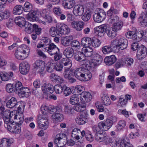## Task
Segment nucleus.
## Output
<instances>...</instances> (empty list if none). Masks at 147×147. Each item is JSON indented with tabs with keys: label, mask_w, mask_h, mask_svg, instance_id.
<instances>
[{
	"label": "nucleus",
	"mask_w": 147,
	"mask_h": 147,
	"mask_svg": "<svg viewBox=\"0 0 147 147\" xmlns=\"http://www.w3.org/2000/svg\"><path fill=\"white\" fill-rule=\"evenodd\" d=\"M74 57L76 60L79 61L80 62L84 58H85L82 53L79 52L75 55Z\"/></svg>",
	"instance_id": "obj_55"
},
{
	"label": "nucleus",
	"mask_w": 147,
	"mask_h": 147,
	"mask_svg": "<svg viewBox=\"0 0 147 147\" xmlns=\"http://www.w3.org/2000/svg\"><path fill=\"white\" fill-rule=\"evenodd\" d=\"M92 42L91 44V47H94V48L98 47L100 45V42L98 38H95L92 39Z\"/></svg>",
	"instance_id": "obj_56"
},
{
	"label": "nucleus",
	"mask_w": 147,
	"mask_h": 147,
	"mask_svg": "<svg viewBox=\"0 0 147 147\" xmlns=\"http://www.w3.org/2000/svg\"><path fill=\"white\" fill-rule=\"evenodd\" d=\"M82 53L86 57H90L93 54V51L92 47H83L82 50Z\"/></svg>",
	"instance_id": "obj_26"
},
{
	"label": "nucleus",
	"mask_w": 147,
	"mask_h": 147,
	"mask_svg": "<svg viewBox=\"0 0 147 147\" xmlns=\"http://www.w3.org/2000/svg\"><path fill=\"white\" fill-rule=\"evenodd\" d=\"M52 119L53 120L55 119L56 121H61L63 119V115L59 113H57L53 114L52 115Z\"/></svg>",
	"instance_id": "obj_52"
},
{
	"label": "nucleus",
	"mask_w": 147,
	"mask_h": 147,
	"mask_svg": "<svg viewBox=\"0 0 147 147\" xmlns=\"http://www.w3.org/2000/svg\"><path fill=\"white\" fill-rule=\"evenodd\" d=\"M32 5L28 2H26L24 4L23 10L25 12H29L27 16L28 20L30 21H38V11L37 10H33L30 11Z\"/></svg>",
	"instance_id": "obj_1"
},
{
	"label": "nucleus",
	"mask_w": 147,
	"mask_h": 147,
	"mask_svg": "<svg viewBox=\"0 0 147 147\" xmlns=\"http://www.w3.org/2000/svg\"><path fill=\"white\" fill-rule=\"evenodd\" d=\"M84 11L83 6L82 5H75L74 8V14L76 16H81L83 14Z\"/></svg>",
	"instance_id": "obj_18"
},
{
	"label": "nucleus",
	"mask_w": 147,
	"mask_h": 147,
	"mask_svg": "<svg viewBox=\"0 0 147 147\" xmlns=\"http://www.w3.org/2000/svg\"><path fill=\"white\" fill-rule=\"evenodd\" d=\"M74 16L71 13L67 12L66 15V19L67 22L68 23H71L73 21Z\"/></svg>",
	"instance_id": "obj_64"
},
{
	"label": "nucleus",
	"mask_w": 147,
	"mask_h": 147,
	"mask_svg": "<svg viewBox=\"0 0 147 147\" xmlns=\"http://www.w3.org/2000/svg\"><path fill=\"white\" fill-rule=\"evenodd\" d=\"M0 74L2 81H8L13 75V72L11 71H10L9 73L1 72L0 73Z\"/></svg>",
	"instance_id": "obj_30"
},
{
	"label": "nucleus",
	"mask_w": 147,
	"mask_h": 147,
	"mask_svg": "<svg viewBox=\"0 0 147 147\" xmlns=\"http://www.w3.org/2000/svg\"><path fill=\"white\" fill-rule=\"evenodd\" d=\"M65 58H71L73 56L74 51L73 49L70 47L67 48L65 50Z\"/></svg>",
	"instance_id": "obj_47"
},
{
	"label": "nucleus",
	"mask_w": 147,
	"mask_h": 147,
	"mask_svg": "<svg viewBox=\"0 0 147 147\" xmlns=\"http://www.w3.org/2000/svg\"><path fill=\"white\" fill-rule=\"evenodd\" d=\"M116 61V58L114 55L106 57L104 59V62L106 65H111L114 64Z\"/></svg>",
	"instance_id": "obj_24"
},
{
	"label": "nucleus",
	"mask_w": 147,
	"mask_h": 147,
	"mask_svg": "<svg viewBox=\"0 0 147 147\" xmlns=\"http://www.w3.org/2000/svg\"><path fill=\"white\" fill-rule=\"evenodd\" d=\"M85 24L82 21H74L71 23L72 27L78 31H80L84 28Z\"/></svg>",
	"instance_id": "obj_16"
},
{
	"label": "nucleus",
	"mask_w": 147,
	"mask_h": 147,
	"mask_svg": "<svg viewBox=\"0 0 147 147\" xmlns=\"http://www.w3.org/2000/svg\"><path fill=\"white\" fill-rule=\"evenodd\" d=\"M87 121V119L85 116L81 115L79 117L77 118L76 120L77 123L79 125L84 124Z\"/></svg>",
	"instance_id": "obj_43"
},
{
	"label": "nucleus",
	"mask_w": 147,
	"mask_h": 147,
	"mask_svg": "<svg viewBox=\"0 0 147 147\" xmlns=\"http://www.w3.org/2000/svg\"><path fill=\"white\" fill-rule=\"evenodd\" d=\"M37 123L39 127L41 129L45 130L48 127L49 123L46 117H39L37 120Z\"/></svg>",
	"instance_id": "obj_11"
},
{
	"label": "nucleus",
	"mask_w": 147,
	"mask_h": 147,
	"mask_svg": "<svg viewBox=\"0 0 147 147\" xmlns=\"http://www.w3.org/2000/svg\"><path fill=\"white\" fill-rule=\"evenodd\" d=\"M84 89L83 87L81 86H76L74 90V94L77 96L80 95V96H81L82 94V92H84L83 91Z\"/></svg>",
	"instance_id": "obj_46"
},
{
	"label": "nucleus",
	"mask_w": 147,
	"mask_h": 147,
	"mask_svg": "<svg viewBox=\"0 0 147 147\" xmlns=\"http://www.w3.org/2000/svg\"><path fill=\"white\" fill-rule=\"evenodd\" d=\"M127 122L124 120L119 121L115 126V131L117 132L123 131L126 126Z\"/></svg>",
	"instance_id": "obj_20"
},
{
	"label": "nucleus",
	"mask_w": 147,
	"mask_h": 147,
	"mask_svg": "<svg viewBox=\"0 0 147 147\" xmlns=\"http://www.w3.org/2000/svg\"><path fill=\"white\" fill-rule=\"evenodd\" d=\"M34 24L32 25L28 22H26L24 26L25 31L28 33H32L34 30Z\"/></svg>",
	"instance_id": "obj_31"
},
{
	"label": "nucleus",
	"mask_w": 147,
	"mask_h": 147,
	"mask_svg": "<svg viewBox=\"0 0 147 147\" xmlns=\"http://www.w3.org/2000/svg\"><path fill=\"white\" fill-rule=\"evenodd\" d=\"M107 28V25L102 24L95 27L94 29V32L98 37H102L104 36Z\"/></svg>",
	"instance_id": "obj_8"
},
{
	"label": "nucleus",
	"mask_w": 147,
	"mask_h": 147,
	"mask_svg": "<svg viewBox=\"0 0 147 147\" xmlns=\"http://www.w3.org/2000/svg\"><path fill=\"white\" fill-rule=\"evenodd\" d=\"M103 104L105 106H108L111 105V101L108 96L106 94H103L101 97Z\"/></svg>",
	"instance_id": "obj_36"
},
{
	"label": "nucleus",
	"mask_w": 147,
	"mask_h": 147,
	"mask_svg": "<svg viewBox=\"0 0 147 147\" xmlns=\"http://www.w3.org/2000/svg\"><path fill=\"white\" fill-rule=\"evenodd\" d=\"M100 123L104 128L105 127V130L107 131L111 127L113 123L112 121L109 119H107L104 122H101Z\"/></svg>",
	"instance_id": "obj_32"
},
{
	"label": "nucleus",
	"mask_w": 147,
	"mask_h": 147,
	"mask_svg": "<svg viewBox=\"0 0 147 147\" xmlns=\"http://www.w3.org/2000/svg\"><path fill=\"white\" fill-rule=\"evenodd\" d=\"M75 4L74 0H66L65 1V7L68 9L72 8Z\"/></svg>",
	"instance_id": "obj_49"
},
{
	"label": "nucleus",
	"mask_w": 147,
	"mask_h": 147,
	"mask_svg": "<svg viewBox=\"0 0 147 147\" xmlns=\"http://www.w3.org/2000/svg\"><path fill=\"white\" fill-rule=\"evenodd\" d=\"M55 64L51 62H49L46 65V69L49 72L51 73L54 70Z\"/></svg>",
	"instance_id": "obj_41"
},
{
	"label": "nucleus",
	"mask_w": 147,
	"mask_h": 147,
	"mask_svg": "<svg viewBox=\"0 0 147 147\" xmlns=\"http://www.w3.org/2000/svg\"><path fill=\"white\" fill-rule=\"evenodd\" d=\"M12 143L11 139L3 138L0 142V147H9Z\"/></svg>",
	"instance_id": "obj_25"
},
{
	"label": "nucleus",
	"mask_w": 147,
	"mask_h": 147,
	"mask_svg": "<svg viewBox=\"0 0 147 147\" xmlns=\"http://www.w3.org/2000/svg\"><path fill=\"white\" fill-rule=\"evenodd\" d=\"M103 128L104 127L100 122L98 123L97 126H94L93 129L96 133H100L102 132L101 130H103Z\"/></svg>",
	"instance_id": "obj_54"
},
{
	"label": "nucleus",
	"mask_w": 147,
	"mask_h": 147,
	"mask_svg": "<svg viewBox=\"0 0 147 147\" xmlns=\"http://www.w3.org/2000/svg\"><path fill=\"white\" fill-rule=\"evenodd\" d=\"M86 68L82 67L77 68L75 71L68 70V74L69 75L73 74L74 76L78 79L80 80L81 79L80 78Z\"/></svg>",
	"instance_id": "obj_9"
},
{
	"label": "nucleus",
	"mask_w": 147,
	"mask_h": 147,
	"mask_svg": "<svg viewBox=\"0 0 147 147\" xmlns=\"http://www.w3.org/2000/svg\"><path fill=\"white\" fill-rule=\"evenodd\" d=\"M113 47L109 45H106L103 47L102 49V51L104 54H107L113 51Z\"/></svg>",
	"instance_id": "obj_42"
},
{
	"label": "nucleus",
	"mask_w": 147,
	"mask_h": 147,
	"mask_svg": "<svg viewBox=\"0 0 147 147\" xmlns=\"http://www.w3.org/2000/svg\"><path fill=\"white\" fill-rule=\"evenodd\" d=\"M106 12L102 9L96 11L93 16L94 21L97 23H100L104 20L106 17Z\"/></svg>",
	"instance_id": "obj_6"
},
{
	"label": "nucleus",
	"mask_w": 147,
	"mask_h": 147,
	"mask_svg": "<svg viewBox=\"0 0 147 147\" xmlns=\"http://www.w3.org/2000/svg\"><path fill=\"white\" fill-rule=\"evenodd\" d=\"M138 21L141 26L143 27L147 26V19H143L142 16H140L138 18Z\"/></svg>",
	"instance_id": "obj_53"
},
{
	"label": "nucleus",
	"mask_w": 147,
	"mask_h": 147,
	"mask_svg": "<svg viewBox=\"0 0 147 147\" xmlns=\"http://www.w3.org/2000/svg\"><path fill=\"white\" fill-rule=\"evenodd\" d=\"M92 77V74L90 71L88 69H85L84 73L83 74L81 79L80 80L81 81H88L90 80Z\"/></svg>",
	"instance_id": "obj_21"
},
{
	"label": "nucleus",
	"mask_w": 147,
	"mask_h": 147,
	"mask_svg": "<svg viewBox=\"0 0 147 147\" xmlns=\"http://www.w3.org/2000/svg\"><path fill=\"white\" fill-rule=\"evenodd\" d=\"M90 61V67L94 68L98 66L101 63L102 61L98 60L97 59H92Z\"/></svg>",
	"instance_id": "obj_38"
},
{
	"label": "nucleus",
	"mask_w": 147,
	"mask_h": 147,
	"mask_svg": "<svg viewBox=\"0 0 147 147\" xmlns=\"http://www.w3.org/2000/svg\"><path fill=\"white\" fill-rule=\"evenodd\" d=\"M29 64L27 62H22L19 65V70L22 74L25 75L27 74L29 71Z\"/></svg>",
	"instance_id": "obj_15"
},
{
	"label": "nucleus",
	"mask_w": 147,
	"mask_h": 147,
	"mask_svg": "<svg viewBox=\"0 0 147 147\" xmlns=\"http://www.w3.org/2000/svg\"><path fill=\"white\" fill-rule=\"evenodd\" d=\"M123 24V22L122 21H119L117 23H115L113 25L112 28L117 32V31L121 29Z\"/></svg>",
	"instance_id": "obj_44"
},
{
	"label": "nucleus",
	"mask_w": 147,
	"mask_h": 147,
	"mask_svg": "<svg viewBox=\"0 0 147 147\" xmlns=\"http://www.w3.org/2000/svg\"><path fill=\"white\" fill-rule=\"evenodd\" d=\"M1 108L2 110H3V117H7L12 116H13V118L14 119H17L18 121H17V123L19 125H20L22 123L24 120L22 114H21L20 115V117L18 115H13V112L11 113L9 110H5L4 106H1Z\"/></svg>",
	"instance_id": "obj_5"
},
{
	"label": "nucleus",
	"mask_w": 147,
	"mask_h": 147,
	"mask_svg": "<svg viewBox=\"0 0 147 147\" xmlns=\"http://www.w3.org/2000/svg\"><path fill=\"white\" fill-rule=\"evenodd\" d=\"M86 104L84 103L82 104L79 103L74 107V109L78 112H82L85 109Z\"/></svg>",
	"instance_id": "obj_37"
},
{
	"label": "nucleus",
	"mask_w": 147,
	"mask_h": 147,
	"mask_svg": "<svg viewBox=\"0 0 147 147\" xmlns=\"http://www.w3.org/2000/svg\"><path fill=\"white\" fill-rule=\"evenodd\" d=\"M29 52V47L25 45H22L16 50L15 57L18 60H23L28 55Z\"/></svg>",
	"instance_id": "obj_2"
},
{
	"label": "nucleus",
	"mask_w": 147,
	"mask_h": 147,
	"mask_svg": "<svg viewBox=\"0 0 147 147\" xmlns=\"http://www.w3.org/2000/svg\"><path fill=\"white\" fill-rule=\"evenodd\" d=\"M14 122L8 125V127H5L10 132L16 134L20 133V129L18 126L17 127L16 125L14 124Z\"/></svg>",
	"instance_id": "obj_17"
},
{
	"label": "nucleus",
	"mask_w": 147,
	"mask_h": 147,
	"mask_svg": "<svg viewBox=\"0 0 147 147\" xmlns=\"http://www.w3.org/2000/svg\"><path fill=\"white\" fill-rule=\"evenodd\" d=\"M137 50V57L139 60H141L146 55V48L143 45H141L139 47Z\"/></svg>",
	"instance_id": "obj_12"
},
{
	"label": "nucleus",
	"mask_w": 147,
	"mask_h": 147,
	"mask_svg": "<svg viewBox=\"0 0 147 147\" xmlns=\"http://www.w3.org/2000/svg\"><path fill=\"white\" fill-rule=\"evenodd\" d=\"M128 41L125 38H121L119 40H113L112 42L111 45L113 49L116 50L117 49L123 50L126 49L127 46Z\"/></svg>",
	"instance_id": "obj_4"
},
{
	"label": "nucleus",
	"mask_w": 147,
	"mask_h": 147,
	"mask_svg": "<svg viewBox=\"0 0 147 147\" xmlns=\"http://www.w3.org/2000/svg\"><path fill=\"white\" fill-rule=\"evenodd\" d=\"M73 37L71 36L65 37V46H68L71 44Z\"/></svg>",
	"instance_id": "obj_59"
},
{
	"label": "nucleus",
	"mask_w": 147,
	"mask_h": 147,
	"mask_svg": "<svg viewBox=\"0 0 147 147\" xmlns=\"http://www.w3.org/2000/svg\"><path fill=\"white\" fill-rule=\"evenodd\" d=\"M13 116H9L7 117H3V119L4 122V127H8V125L12 123L13 122Z\"/></svg>",
	"instance_id": "obj_48"
},
{
	"label": "nucleus",
	"mask_w": 147,
	"mask_h": 147,
	"mask_svg": "<svg viewBox=\"0 0 147 147\" xmlns=\"http://www.w3.org/2000/svg\"><path fill=\"white\" fill-rule=\"evenodd\" d=\"M80 132V129L75 128L73 129L71 131V137L72 139L75 140H78L80 138L79 136V134Z\"/></svg>",
	"instance_id": "obj_33"
},
{
	"label": "nucleus",
	"mask_w": 147,
	"mask_h": 147,
	"mask_svg": "<svg viewBox=\"0 0 147 147\" xmlns=\"http://www.w3.org/2000/svg\"><path fill=\"white\" fill-rule=\"evenodd\" d=\"M79 101V98L77 95L74 94L71 96L69 100L70 103L72 105L77 104Z\"/></svg>",
	"instance_id": "obj_45"
},
{
	"label": "nucleus",
	"mask_w": 147,
	"mask_h": 147,
	"mask_svg": "<svg viewBox=\"0 0 147 147\" xmlns=\"http://www.w3.org/2000/svg\"><path fill=\"white\" fill-rule=\"evenodd\" d=\"M63 86L60 85H56L54 87V90L56 93H61L63 91Z\"/></svg>",
	"instance_id": "obj_62"
},
{
	"label": "nucleus",
	"mask_w": 147,
	"mask_h": 147,
	"mask_svg": "<svg viewBox=\"0 0 147 147\" xmlns=\"http://www.w3.org/2000/svg\"><path fill=\"white\" fill-rule=\"evenodd\" d=\"M95 138L97 142H104L105 143H110L111 141V138L103 132L96 133Z\"/></svg>",
	"instance_id": "obj_7"
},
{
	"label": "nucleus",
	"mask_w": 147,
	"mask_h": 147,
	"mask_svg": "<svg viewBox=\"0 0 147 147\" xmlns=\"http://www.w3.org/2000/svg\"><path fill=\"white\" fill-rule=\"evenodd\" d=\"M119 17L116 15L112 16L109 18L108 20L109 23L112 24L113 25L115 23H117L119 21Z\"/></svg>",
	"instance_id": "obj_50"
},
{
	"label": "nucleus",
	"mask_w": 147,
	"mask_h": 147,
	"mask_svg": "<svg viewBox=\"0 0 147 147\" xmlns=\"http://www.w3.org/2000/svg\"><path fill=\"white\" fill-rule=\"evenodd\" d=\"M122 59V63L126 66H131L133 64L134 60L130 57H125Z\"/></svg>",
	"instance_id": "obj_39"
},
{
	"label": "nucleus",
	"mask_w": 147,
	"mask_h": 147,
	"mask_svg": "<svg viewBox=\"0 0 147 147\" xmlns=\"http://www.w3.org/2000/svg\"><path fill=\"white\" fill-rule=\"evenodd\" d=\"M23 11V7L21 5H17L14 7L13 12L15 15H19L22 13Z\"/></svg>",
	"instance_id": "obj_34"
},
{
	"label": "nucleus",
	"mask_w": 147,
	"mask_h": 147,
	"mask_svg": "<svg viewBox=\"0 0 147 147\" xmlns=\"http://www.w3.org/2000/svg\"><path fill=\"white\" fill-rule=\"evenodd\" d=\"M41 88L43 93L46 94H50L54 92V87L50 84L45 83L42 86Z\"/></svg>",
	"instance_id": "obj_13"
},
{
	"label": "nucleus",
	"mask_w": 147,
	"mask_h": 147,
	"mask_svg": "<svg viewBox=\"0 0 147 147\" xmlns=\"http://www.w3.org/2000/svg\"><path fill=\"white\" fill-rule=\"evenodd\" d=\"M33 65L34 68L38 72L40 73L44 69L45 63L42 60L36 61Z\"/></svg>",
	"instance_id": "obj_14"
},
{
	"label": "nucleus",
	"mask_w": 147,
	"mask_h": 147,
	"mask_svg": "<svg viewBox=\"0 0 147 147\" xmlns=\"http://www.w3.org/2000/svg\"><path fill=\"white\" fill-rule=\"evenodd\" d=\"M6 91L9 93L15 92L14 85L13 84H9L6 85Z\"/></svg>",
	"instance_id": "obj_58"
},
{
	"label": "nucleus",
	"mask_w": 147,
	"mask_h": 147,
	"mask_svg": "<svg viewBox=\"0 0 147 147\" xmlns=\"http://www.w3.org/2000/svg\"><path fill=\"white\" fill-rule=\"evenodd\" d=\"M45 52H47L51 55H52L59 52V49L53 43L51 44L43 50Z\"/></svg>",
	"instance_id": "obj_10"
},
{
	"label": "nucleus",
	"mask_w": 147,
	"mask_h": 147,
	"mask_svg": "<svg viewBox=\"0 0 147 147\" xmlns=\"http://www.w3.org/2000/svg\"><path fill=\"white\" fill-rule=\"evenodd\" d=\"M80 98L82 102H89L92 99V97L91 94L89 92H84L82 94V96H80Z\"/></svg>",
	"instance_id": "obj_19"
},
{
	"label": "nucleus",
	"mask_w": 147,
	"mask_h": 147,
	"mask_svg": "<svg viewBox=\"0 0 147 147\" xmlns=\"http://www.w3.org/2000/svg\"><path fill=\"white\" fill-rule=\"evenodd\" d=\"M117 113L119 115H124L126 117H128L129 115L131 113L130 112L128 111H126V109H119L118 110Z\"/></svg>",
	"instance_id": "obj_61"
},
{
	"label": "nucleus",
	"mask_w": 147,
	"mask_h": 147,
	"mask_svg": "<svg viewBox=\"0 0 147 147\" xmlns=\"http://www.w3.org/2000/svg\"><path fill=\"white\" fill-rule=\"evenodd\" d=\"M71 66L72 62L70 58H65V76L68 73V70H69Z\"/></svg>",
	"instance_id": "obj_35"
},
{
	"label": "nucleus",
	"mask_w": 147,
	"mask_h": 147,
	"mask_svg": "<svg viewBox=\"0 0 147 147\" xmlns=\"http://www.w3.org/2000/svg\"><path fill=\"white\" fill-rule=\"evenodd\" d=\"M106 31L107 35L111 38L115 37L117 35L116 32L112 28H111L107 27Z\"/></svg>",
	"instance_id": "obj_40"
},
{
	"label": "nucleus",
	"mask_w": 147,
	"mask_h": 147,
	"mask_svg": "<svg viewBox=\"0 0 147 147\" xmlns=\"http://www.w3.org/2000/svg\"><path fill=\"white\" fill-rule=\"evenodd\" d=\"M91 16L90 13L89 12H86L82 16V19L84 21L86 22L90 18Z\"/></svg>",
	"instance_id": "obj_60"
},
{
	"label": "nucleus",
	"mask_w": 147,
	"mask_h": 147,
	"mask_svg": "<svg viewBox=\"0 0 147 147\" xmlns=\"http://www.w3.org/2000/svg\"><path fill=\"white\" fill-rule=\"evenodd\" d=\"M50 77L51 80L55 83H62L64 81L63 79L54 73L51 74Z\"/></svg>",
	"instance_id": "obj_29"
},
{
	"label": "nucleus",
	"mask_w": 147,
	"mask_h": 147,
	"mask_svg": "<svg viewBox=\"0 0 147 147\" xmlns=\"http://www.w3.org/2000/svg\"><path fill=\"white\" fill-rule=\"evenodd\" d=\"M64 24L63 23H58L57 24V28L52 27L49 29L50 35L53 37H55L57 35L60 36L63 34L64 32Z\"/></svg>",
	"instance_id": "obj_3"
},
{
	"label": "nucleus",
	"mask_w": 147,
	"mask_h": 147,
	"mask_svg": "<svg viewBox=\"0 0 147 147\" xmlns=\"http://www.w3.org/2000/svg\"><path fill=\"white\" fill-rule=\"evenodd\" d=\"M20 90L18 94L20 97H28L30 94V90L28 88L26 87L22 88Z\"/></svg>",
	"instance_id": "obj_23"
},
{
	"label": "nucleus",
	"mask_w": 147,
	"mask_h": 147,
	"mask_svg": "<svg viewBox=\"0 0 147 147\" xmlns=\"http://www.w3.org/2000/svg\"><path fill=\"white\" fill-rule=\"evenodd\" d=\"M136 31H129L126 34V36L127 38H131L133 40L136 38Z\"/></svg>",
	"instance_id": "obj_51"
},
{
	"label": "nucleus",
	"mask_w": 147,
	"mask_h": 147,
	"mask_svg": "<svg viewBox=\"0 0 147 147\" xmlns=\"http://www.w3.org/2000/svg\"><path fill=\"white\" fill-rule=\"evenodd\" d=\"M14 22L16 24L21 27L24 26L26 22L24 17L20 16L16 17L14 20Z\"/></svg>",
	"instance_id": "obj_28"
},
{
	"label": "nucleus",
	"mask_w": 147,
	"mask_h": 147,
	"mask_svg": "<svg viewBox=\"0 0 147 147\" xmlns=\"http://www.w3.org/2000/svg\"><path fill=\"white\" fill-rule=\"evenodd\" d=\"M14 85V89L15 92L16 91V93H19V91H20L22 89V88H23L22 87V83L20 82H18L17 83H16L15 84H13Z\"/></svg>",
	"instance_id": "obj_57"
},
{
	"label": "nucleus",
	"mask_w": 147,
	"mask_h": 147,
	"mask_svg": "<svg viewBox=\"0 0 147 147\" xmlns=\"http://www.w3.org/2000/svg\"><path fill=\"white\" fill-rule=\"evenodd\" d=\"M18 105L16 99L14 97H12L6 103L7 107L9 108L16 107Z\"/></svg>",
	"instance_id": "obj_27"
},
{
	"label": "nucleus",
	"mask_w": 147,
	"mask_h": 147,
	"mask_svg": "<svg viewBox=\"0 0 147 147\" xmlns=\"http://www.w3.org/2000/svg\"><path fill=\"white\" fill-rule=\"evenodd\" d=\"M92 39L88 37H84L82 39L81 44L84 46V47H91V44Z\"/></svg>",
	"instance_id": "obj_22"
},
{
	"label": "nucleus",
	"mask_w": 147,
	"mask_h": 147,
	"mask_svg": "<svg viewBox=\"0 0 147 147\" xmlns=\"http://www.w3.org/2000/svg\"><path fill=\"white\" fill-rule=\"evenodd\" d=\"M84 59V58L82 60V61L80 62V64L84 67H86V68L90 67V61L87 59Z\"/></svg>",
	"instance_id": "obj_63"
}]
</instances>
